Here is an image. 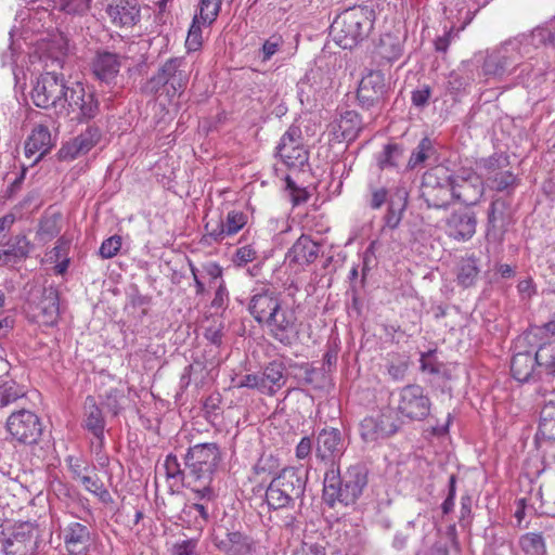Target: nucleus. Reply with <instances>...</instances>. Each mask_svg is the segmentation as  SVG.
Segmentation results:
<instances>
[{
	"label": "nucleus",
	"mask_w": 555,
	"mask_h": 555,
	"mask_svg": "<svg viewBox=\"0 0 555 555\" xmlns=\"http://www.w3.org/2000/svg\"><path fill=\"white\" fill-rule=\"evenodd\" d=\"M542 47L555 48V17L530 33L511 37L486 51L481 73L487 79L501 80L513 76L530 87L546 73L548 65L535 60Z\"/></svg>",
	"instance_id": "obj_1"
},
{
	"label": "nucleus",
	"mask_w": 555,
	"mask_h": 555,
	"mask_svg": "<svg viewBox=\"0 0 555 555\" xmlns=\"http://www.w3.org/2000/svg\"><path fill=\"white\" fill-rule=\"evenodd\" d=\"M31 99L38 107H52L57 115H73L72 120H89L99 113V102L92 91L86 89L81 82L66 86L63 76L52 72L37 78Z\"/></svg>",
	"instance_id": "obj_2"
},
{
	"label": "nucleus",
	"mask_w": 555,
	"mask_h": 555,
	"mask_svg": "<svg viewBox=\"0 0 555 555\" xmlns=\"http://www.w3.org/2000/svg\"><path fill=\"white\" fill-rule=\"evenodd\" d=\"M511 372L520 383L538 378L553 383L555 378V341L540 346L537 351H516L511 361Z\"/></svg>",
	"instance_id": "obj_3"
},
{
	"label": "nucleus",
	"mask_w": 555,
	"mask_h": 555,
	"mask_svg": "<svg viewBox=\"0 0 555 555\" xmlns=\"http://www.w3.org/2000/svg\"><path fill=\"white\" fill-rule=\"evenodd\" d=\"M374 11L353 7L341 12L331 25L334 41L343 49H352L363 41L373 28Z\"/></svg>",
	"instance_id": "obj_4"
},
{
	"label": "nucleus",
	"mask_w": 555,
	"mask_h": 555,
	"mask_svg": "<svg viewBox=\"0 0 555 555\" xmlns=\"http://www.w3.org/2000/svg\"><path fill=\"white\" fill-rule=\"evenodd\" d=\"M189 78L190 70L186 60L184 57H171L146 82L145 89L150 93H158L163 90L171 101L183 93Z\"/></svg>",
	"instance_id": "obj_5"
},
{
	"label": "nucleus",
	"mask_w": 555,
	"mask_h": 555,
	"mask_svg": "<svg viewBox=\"0 0 555 555\" xmlns=\"http://www.w3.org/2000/svg\"><path fill=\"white\" fill-rule=\"evenodd\" d=\"M421 197L429 208H446L454 199L451 171L446 166H436L423 176Z\"/></svg>",
	"instance_id": "obj_6"
},
{
	"label": "nucleus",
	"mask_w": 555,
	"mask_h": 555,
	"mask_svg": "<svg viewBox=\"0 0 555 555\" xmlns=\"http://www.w3.org/2000/svg\"><path fill=\"white\" fill-rule=\"evenodd\" d=\"M393 409L399 417L408 421H423L430 414L431 401L420 385H406L392 396Z\"/></svg>",
	"instance_id": "obj_7"
},
{
	"label": "nucleus",
	"mask_w": 555,
	"mask_h": 555,
	"mask_svg": "<svg viewBox=\"0 0 555 555\" xmlns=\"http://www.w3.org/2000/svg\"><path fill=\"white\" fill-rule=\"evenodd\" d=\"M507 166L508 157L503 154H494L478 164L485 177V184L498 192H509L518 185L519 179L512 170L505 169Z\"/></svg>",
	"instance_id": "obj_8"
},
{
	"label": "nucleus",
	"mask_w": 555,
	"mask_h": 555,
	"mask_svg": "<svg viewBox=\"0 0 555 555\" xmlns=\"http://www.w3.org/2000/svg\"><path fill=\"white\" fill-rule=\"evenodd\" d=\"M7 429L12 439L25 444L36 443L42 434L39 417L27 410L12 413L7 421Z\"/></svg>",
	"instance_id": "obj_9"
},
{
	"label": "nucleus",
	"mask_w": 555,
	"mask_h": 555,
	"mask_svg": "<svg viewBox=\"0 0 555 555\" xmlns=\"http://www.w3.org/2000/svg\"><path fill=\"white\" fill-rule=\"evenodd\" d=\"M218 448L214 443L196 444L186 454V468L194 481L208 477L218 463Z\"/></svg>",
	"instance_id": "obj_10"
},
{
	"label": "nucleus",
	"mask_w": 555,
	"mask_h": 555,
	"mask_svg": "<svg viewBox=\"0 0 555 555\" xmlns=\"http://www.w3.org/2000/svg\"><path fill=\"white\" fill-rule=\"evenodd\" d=\"M271 335L283 345H292L298 339L299 326L296 312L288 307H280L264 323Z\"/></svg>",
	"instance_id": "obj_11"
},
{
	"label": "nucleus",
	"mask_w": 555,
	"mask_h": 555,
	"mask_svg": "<svg viewBox=\"0 0 555 555\" xmlns=\"http://www.w3.org/2000/svg\"><path fill=\"white\" fill-rule=\"evenodd\" d=\"M276 154L289 168H301L308 162V152L304 147L300 129L291 127L281 138Z\"/></svg>",
	"instance_id": "obj_12"
},
{
	"label": "nucleus",
	"mask_w": 555,
	"mask_h": 555,
	"mask_svg": "<svg viewBox=\"0 0 555 555\" xmlns=\"http://www.w3.org/2000/svg\"><path fill=\"white\" fill-rule=\"evenodd\" d=\"M346 450L341 433L336 428H323L315 437V456L326 464H336Z\"/></svg>",
	"instance_id": "obj_13"
},
{
	"label": "nucleus",
	"mask_w": 555,
	"mask_h": 555,
	"mask_svg": "<svg viewBox=\"0 0 555 555\" xmlns=\"http://www.w3.org/2000/svg\"><path fill=\"white\" fill-rule=\"evenodd\" d=\"M454 199L465 205H475L483 195L485 182L470 169H463L453 178Z\"/></svg>",
	"instance_id": "obj_14"
},
{
	"label": "nucleus",
	"mask_w": 555,
	"mask_h": 555,
	"mask_svg": "<svg viewBox=\"0 0 555 555\" xmlns=\"http://www.w3.org/2000/svg\"><path fill=\"white\" fill-rule=\"evenodd\" d=\"M280 307L279 296L267 285L253 289L248 310L258 323H266Z\"/></svg>",
	"instance_id": "obj_15"
},
{
	"label": "nucleus",
	"mask_w": 555,
	"mask_h": 555,
	"mask_svg": "<svg viewBox=\"0 0 555 555\" xmlns=\"http://www.w3.org/2000/svg\"><path fill=\"white\" fill-rule=\"evenodd\" d=\"M361 437L366 442H376L393 435L398 425L390 412L365 417L360 425Z\"/></svg>",
	"instance_id": "obj_16"
},
{
	"label": "nucleus",
	"mask_w": 555,
	"mask_h": 555,
	"mask_svg": "<svg viewBox=\"0 0 555 555\" xmlns=\"http://www.w3.org/2000/svg\"><path fill=\"white\" fill-rule=\"evenodd\" d=\"M362 127L359 114L354 111H346L328 125V133L336 142H351L357 139Z\"/></svg>",
	"instance_id": "obj_17"
},
{
	"label": "nucleus",
	"mask_w": 555,
	"mask_h": 555,
	"mask_svg": "<svg viewBox=\"0 0 555 555\" xmlns=\"http://www.w3.org/2000/svg\"><path fill=\"white\" fill-rule=\"evenodd\" d=\"M105 12L116 27H131L140 21V7L137 0H112Z\"/></svg>",
	"instance_id": "obj_18"
},
{
	"label": "nucleus",
	"mask_w": 555,
	"mask_h": 555,
	"mask_svg": "<svg viewBox=\"0 0 555 555\" xmlns=\"http://www.w3.org/2000/svg\"><path fill=\"white\" fill-rule=\"evenodd\" d=\"M385 92L384 74L379 70H372L361 79L357 95L362 106L370 107L378 102Z\"/></svg>",
	"instance_id": "obj_19"
},
{
	"label": "nucleus",
	"mask_w": 555,
	"mask_h": 555,
	"mask_svg": "<svg viewBox=\"0 0 555 555\" xmlns=\"http://www.w3.org/2000/svg\"><path fill=\"white\" fill-rule=\"evenodd\" d=\"M65 547L69 555H88L91 535L87 526L73 521L63 530Z\"/></svg>",
	"instance_id": "obj_20"
},
{
	"label": "nucleus",
	"mask_w": 555,
	"mask_h": 555,
	"mask_svg": "<svg viewBox=\"0 0 555 555\" xmlns=\"http://www.w3.org/2000/svg\"><path fill=\"white\" fill-rule=\"evenodd\" d=\"M477 220L472 211L453 212L447 220V234L456 241H468L476 232Z\"/></svg>",
	"instance_id": "obj_21"
},
{
	"label": "nucleus",
	"mask_w": 555,
	"mask_h": 555,
	"mask_svg": "<svg viewBox=\"0 0 555 555\" xmlns=\"http://www.w3.org/2000/svg\"><path fill=\"white\" fill-rule=\"evenodd\" d=\"M100 140V132L96 128H88L85 132L66 142L59 155L61 159H75L88 153Z\"/></svg>",
	"instance_id": "obj_22"
},
{
	"label": "nucleus",
	"mask_w": 555,
	"mask_h": 555,
	"mask_svg": "<svg viewBox=\"0 0 555 555\" xmlns=\"http://www.w3.org/2000/svg\"><path fill=\"white\" fill-rule=\"evenodd\" d=\"M53 147L50 130L44 125H36L25 142V155L35 157L34 163L40 160Z\"/></svg>",
	"instance_id": "obj_23"
},
{
	"label": "nucleus",
	"mask_w": 555,
	"mask_h": 555,
	"mask_svg": "<svg viewBox=\"0 0 555 555\" xmlns=\"http://www.w3.org/2000/svg\"><path fill=\"white\" fill-rule=\"evenodd\" d=\"M121 60L116 53L103 51L98 52L92 61L94 76L106 83L116 78L120 70Z\"/></svg>",
	"instance_id": "obj_24"
},
{
	"label": "nucleus",
	"mask_w": 555,
	"mask_h": 555,
	"mask_svg": "<svg viewBox=\"0 0 555 555\" xmlns=\"http://www.w3.org/2000/svg\"><path fill=\"white\" fill-rule=\"evenodd\" d=\"M320 253V246L307 235H301L287 253L289 262L298 266H307L312 263Z\"/></svg>",
	"instance_id": "obj_25"
},
{
	"label": "nucleus",
	"mask_w": 555,
	"mask_h": 555,
	"mask_svg": "<svg viewBox=\"0 0 555 555\" xmlns=\"http://www.w3.org/2000/svg\"><path fill=\"white\" fill-rule=\"evenodd\" d=\"M34 314L36 322L42 325L52 326L59 317V298L56 292L50 289L44 292L43 298L36 308Z\"/></svg>",
	"instance_id": "obj_26"
},
{
	"label": "nucleus",
	"mask_w": 555,
	"mask_h": 555,
	"mask_svg": "<svg viewBox=\"0 0 555 555\" xmlns=\"http://www.w3.org/2000/svg\"><path fill=\"white\" fill-rule=\"evenodd\" d=\"M408 191L404 188H398L389 199L388 211L385 216V225L389 229H396L402 219V214L408 204Z\"/></svg>",
	"instance_id": "obj_27"
},
{
	"label": "nucleus",
	"mask_w": 555,
	"mask_h": 555,
	"mask_svg": "<svg viewBox=\"0 0 555 555\" xmlns=\"http://www.w3.org/2000/svg\"><path fill=\"white\" fill-rule=\"evenodd\" d=\"M360 494L361 488H323V500L331 507L352 504Z\"/></svg>",
	"instance_id": "obj_28"
},
{
	"label": "nucleus",
	"mask_w": 555,
	"mask_h": 555,
	"mask_svg": "<svg viewBox=\"0 0 555 555\" xmlns=\"http://www.w3.org/2000/svg\"><path fill=\"white\" fill-rule=\"evenodd\" d=\"M215 542L218 548L230 555H236L247 548L246 538L238 531H225L221 535L217 533L215 535Z\"/></svg>",
	"instance_id": "obj_29"
},
{
	"label": "nucleus",
	"mask_w": 555,
	"mask_h": 555,
	"mask_svg": "<svg viewBox=\"0 0 555 555\" xmlns=\"http://www.w3.org/2000/svg\"><path fill=\"white\" fill-rule=\"evenodd\" d=\"M537 439L555 441V401L546 402L541 410Z\"/></svg>",
	"instance_id": "obj_30"
},
{
	"label": "nucleus",
	"mask_w": 555,
	"mask_h": 555,
	"mask_svg": "<svg viewBox=\"0 0 555 555\" xmlns=\"http://www.w3.org/2000/svg\"><path fill=\"white\" fill-rule=\"evenodd\" d=\"M284 369L281 363H270L260 374L264 384V393L273 395L284 384Z\"/></svg>",
	"instance_id": "obj_31"
},
{
	"label": "nucleus",
	"mask_w": 555,
	"mask_h": 555,
	"mask_svg": "<svg viewBox=\"0 0 555 555\" xmlns=\"http://www.w3.org/2000/svg\"><path fill=\"white\" fill-rule=\"evenodd\" d=\"M519 547L527 555H546V544L542 533L528 532L519 538Z\"/></svg>",
	"instance_id": "obj_32"
},
{
	"label": "nucleus",
	"mask_w": 555,
	"mask_h": 555,
	"mask_svg": "<svg viewBox=\"0 0 555 555\" xmlns=\"http://www.w3.org/2000/svg\"><path fill=\"white\" fill-rule=\"evenodd\" d=\"M479 274L475 257L463 258L459 263L457 281L464 287L472 286Z\"/></svg>",
	"instance_id": "obj_33"
},
{
	"label": "nucleus",
	"mask_w": 555,
	"mask_h": 555,
	"mask_svg": "<svg viewBox=\"0 0 555 555\" xmlns=\"http://www.w3.org/2000/svg\"><path fill=\"white\" fill-rule=\"evenodd\" d=\"M222 2L223 0H199L195 15L202 18L204 25L210 26L217 20Z\"/></svg>",
	"instance_id": "obj_34"
},
{
	"label": "nucleus",
	"mask_w": 555,
	"mask_h": 555,
	"mask_svg": "<svg viewBox=\"0 0 555 555\" xmlns=\"http://www.w3.org/2000/svg\"><path fill=\"white\" fill-rule=\"evenodd\" d=\"M306 481V472L302 468L287 467L284 468L275 479L272 480L270 486H273V483H276V486H305Z\"/></svg>",
	"instance_id": "obj_35"
},
{
	"label": "nucleus",
	"mask_w": 555,
	"mask_h": 555,
	"mask_svg": "<svg viewBox=\"0 0 555 555\" xmlns=\"http://www.w3.org/2000/svg\"><path fill=\"white\" fill-rule=\"evenodd\" d=\"M86 427L100 440L103 438L104 420L101 410L94 404L87 406Z\"/></svg>",
	"instance_id": "obj_36"
},
{
	"label": "nucleus",
	"mask_w": 555,
	"mask_h": 555,
	"mask_svg": "<svg viewBox=\"0 0 555 555\" xmlns=\"http://www.w3.org/2000/svg\"><path fill=\"white\" fill-rule=\"evenodd\" d=\"M284 46V39L279 34H273L269 38H267L260 50L259 55L263 63L270 61L275 54L282 52Z\"/></svg>",
	"instance_id": "obj_37"
},
{
	"label": "nucleus",
	"mask_w": 555,
	"mask_h": 555,
	"mask_svg": "<svg viewBox=\"0 0 555 555\" xmlns=\"http://www.w3.org/2000/svg\"><path fill=\"white\" fill-rule=\"evenodd\" d=\"M202 26H205L203 24L202 18L194 15L192 25L189 29L188 37L185 40V47H186L188 51L195 52L201 49V47L203 44Z\"/></svg>",
	"instance_id": "obj_38"
},
{
	"label": "nucleus",
	"mask_w": 555,
	"mask_h": 555,
	"mask_svg": "<svg viewBox=\"0 0 555 555\" xmlns=\"http://www.w3.org/2000/svg\"><path fill=\"white\" fill-rule=\"evenodd\" d=\"M205 237L211 242H222L225 237H229L225 232L224 221L221 218H209L205 224Z\"/></svg>",
	"instance_id": "obj_39"
},
{
	"label": "nucleus",
	"mask_w": 555,
	"mask_h": 555,
	"mask_svg": "<svg viewBox=\"0 0 555 555\" xmlns=\"http://www.w3.org/2000/svg\"><path fill=\"white\" fill-rule=\"evenodd\" d=\"M505 210L506 204L504 201L494 199L489 208L488 212V225L491 229L503 228L505 224Z\"/></svg>",
	"instance_id": "obj_40"
},
{
	"label": "nucleus",
	"mask_w": 555,
	"mask_h": 555,
	"mask_svg": "<svg viewBox=\"0 0 555 555\" xmlns=\"http://www.w3.org/2000/svg\"><path fill=\"white\" fill-rule=\"evenodd\" d=\"M59 221L60 217L56 215L44 217L40 221L39 230L37 232L40 241L48 242L60 233Z\"/></svg>",
	"instance_id": "obj_41"
},
{
	"label": "nucleus",
	"mask_w": 555,
	"mask_h": 555,
	"mask_svg": "<svg viewBox=\"0 0 555 555\" xmlns=\"http://www.w3.org/2000/svg\"><path fill=\"white\" fill-rule=\"evenodd\" d=\"M264 496L271 508L278 509L289 505L292 496L283 491L282 488H264Z\"/></svg>",
	"instance_id": "obj_42"
},
{
	"label": "nucleus",
	"mask_w": 555,
	"mask_h": 555,
	"mask_svg": "<svg viewBox=\"0 0 555 555\" xmlns=\"http://www.w3.org/2000/svg\"><path fill=\"white\" fill-rule=\"evenodd\" d=\"M223 221L225 232L229 236H232L246 225L247 215L240 210H230Z\"/></svg>",
	"instance_id": "obj_43"
},
{
	"label": "nucleus",
	"mask_w": 555,
	"mask_h": 555,
	"mask_svg": "<svg viewBox=\"0 0 555 555\" xmlns=\"http://www.w3.org/2000/svg\"><path fill=\"white\" fill-rule=\"evenodd\" d=\"M382 54L389 61L398 60L402 54V46L399 40L386 35L380 39Z\"/></svg>",
	"instance_id": "obj_44"
},
{
	"label": "nucleus",
	"mask_w": 555,
	"mask_h": 555,
	"mask_svg": "<svg viewBox=\"0 0 555 555\" xmlns=\"http://www.w3.org/2000/svg\"><path fill=\"white\" fill-rule=\"evenodd\" d=\"M198 540L197 539H183L178 540L168 548L169 555H198L197 553Z\"/></svg>",
	"instance_id": "obj_45"
},
{
	"label": "nucleus",
	"mask_w": 555,
	"mask_h": 555,
	"mask_svg": "<svg viewBox=\"0 0 555 555\" xmlns=\"http://www.w3.org/2000/svg\"><path fill=\"white\" fill-rule=\"evenodd\" d=\"M431 141L428 138L422 139L416 149L411 154L409 166L411 168H415L422 165L428 158V154L431 151Z\"/></svg>",
	"instance_id": "obj_46"
},
{
	"label": "nucleus",
	"mask_w": 555,
	"mask_h": 555,
	"mask_svg": "<svg viewBox=\"0 0 555 555\" xmlns=\"http://www.w3.org/2000/svg\"><path fill=\"white\" fill-rule=\"evenodd\" d=\"M348 479L345 486H365L367 483V470L363 465H353L347 472Z\"/></svg>",
	"instance_id": "obj_47"
},
{
	"label": "nucleus",
	"mask_w": 555,
	"mask_h": 555,
	"mask_svg": "<svg viewBox=\"0 0 555 555\" xmlns=\"http://www.w3.org/2000/svg\"><path fill=\"white\" fill-rule=\"evenodd\" d=\"M163 469L167 476V480H173V483L182 482L183 473L180 470V466L176 456L168 455L163 464Z\"/></svg>",
	"instance_id": "obj_48"
},
{
	"label": "nucleus",
	"mask_w": 555,
	"mask_h": 555,
	"mask_svg": "<svg viewBox=\"0 0 555 555\" xmlns=\"http://www.w3.org/2000/svg\"><path fill=\"white\" fill-rule=\"evenodd\" d=\"M120 247H121V237L118 235H114V236L106 238L102 243L99 253L102 258L109 259L117 255Z\"/></svg>",
	"instance_id": "obj_49"
},
{
	"label": "nucleus",
	"mask_w": 555,
	"mask_h": 555,
	"mask_svg": "<svg viewBox=\"0 0 555 555\" xmlns=\"http://www.w3.org/2000/svg\"><path fill=\"white\" fill-rule=\"evenodd\" d=\"M91 0H60L61 10L68 14H82L90 8Z\"/></svg>",
	"instance_id": "obj_50"
},
{
	"label": "nucleus",
	"mask_w": 555,
	"mask_h": 555,
	"mask_svg": "<svg viewBox=\"0 0 555 555\" xmlns=\"http://www.w3.org/2000/svg\"><path fill=\"white\" fill-rule=\"evenodd\" d=\"M125 402V396L121 390L111 389L106 393V398L104 401L105 406L113 412L115 415L122 409V404Z\"/></svg>",
	"instance_id": "obj_51"
},
{
	"label": "nucleus",
	"mask_w": 555,
	"mask_h": 555,
	"mask_svg": "<svg viewBox=\"0 0 555 555\" xmlns=\"http://www.w3.org/2000/svg\"><path fill=\"white\" fill-rule=\"evenodd\" d=\"M387 197L388 192L385 188L371 185L367 204L372 209H379L387 202Z\"/></svg>",
	"instance_id": "obj_52"
},
{
	"label": "nucleus",
	"mask_w": 555,
	"mask_h": 555,
	"mask_svg": "<svg viewBox=\"0 0 555 555\" xmlns=\"http://www.w3.org/2000/svg\"><path fill=\"white\" fill-rule=\"evenodd\" d=\"M199 270V275L202 279H208L210 283H216L221 281L222 269L216 262H206L202 266Z\"/></svg>",
	"instance_id": "obj_53"
},
{
	"label": "nucleus",
	"mask_w": 555,
	"mask_h": 555,
	"mask_svg": "<svg viewBox=\"0 0 555 555\" xmlns=\"http://www.w3.org/2000/svg\"><path fill=\"white\" fill-rule=\"evenodd\" d=\"M235 387H238V388L246 387V388H251V389H258L264 393V384L261 379L260 374H247V375L243 376L235 383Z\"/></svg>",
	"instance_id": "obj_54"
},
{
	"label": "nucleus",
	"mask_w": 555,
	"mask_h": 555,
	"mask_svg": "<svg viewBox=\"0 0 555 555\" xmlns=\"http://www.w3.org/2000/svg\"><path fill=\"white\" fill-rule=\"evenodd\" d=\"M69 242L65 238H60L56 245L47 254V261L53 263L62 259V256H68Z\"/></svg>",
	"instance_id": "obj_55"
},
{
	"label": "nucleus",
	"mask_w": 555,
	"mask_h": 555,
	"mask_svg": "<svg viewBox=\"0 0 555 555\" xmlns=\"http://www.w3.org/2000/svg\"><path fill=\"white\" fill-rule=\"evenodd\" d=\"M421 369L423 372H427L429 374L439 373V363L436 360L435 352L428 351L426 353H422L421 356Z\"/></svg>",
	"instance_id": "obj_56"
},
{
	"label": "nucleus",
	"mask_w": 555,
	"mask_h": 555,
	"mask_svg": "<svg viewBox=\"0 0 555 555\" xmlns=\"http://www.w3.org/2000/svg\"><path fill=\"white\" fill-rule=\"evenodd\" d=\"M256 250L251 245L240 247L235 253V262L237 266H244L256 259Z\"/></svg>",
	"instance_id": "obj_57"
},
{
	"label": "nucleus",
	"mask_w": 555,
	"mask_h": 555,
	"mask_svg": "<svg viewBox=\"0 0 555 555\" xmlns=\"http://www.w3.org/2000/svg\"><path fill=\"white\" fill-rule=\"evenodd\" d=\"M431 90L429 86H423L420 89L412 92V103L416 107H424L428 104Z\"/></svg>",
	"instance_id": "obj_58"
},
{
	"label": "nucleus",
	"mask_w": 555,
	"mask_h": 555,
	"mask_svg": "<svg viewBox=\"0 0 555 555\" xmlns=\"http://www.w3.org/2000/svg\"><path fill=\"white\" fill-rule=\"evenodd\" d=\"M294 555H325V548L314 543H301Z\"/></svg>",
	"instance_id": "obj_59"
},
{
	"label": "nucleus",
	"mask_w": 555,
	"mask_h": 555,
	"mask_svg": "<svg viewBox=\"0 0 555 555\" xmlns=\"http://www.w3.org/2000/svg\"><path fill=\"white\" fill-rule=\"evenodd\" d=\"M312 452V441L310 437H302L296 446L295 454L298 460L307 459Z\"/></svg>",
	"instance_id": "obj_60"
},
{
	"label": "nucleus",
	"mask_w": 555,
	"mask_h": 555,
	"mask_svg": "<svg viewBox=\"0 0 555 555\" xmlns=\"http://www.w3.org/2000/svg\"><path fill=\"white\" fill-rule=\"evenodd\" d=\"M331 465L332 467L325 472L323 486H341L339 469L335 467V464Z\"/></svg>",
	"instance_id": "obj_61"
},
{
	"label": "nucleus",
	"mask_w": 555,
	"mask_h": 555,
	"mask_svg": "<svg viewBox=\"0 0 555 555\" xmlns=\"http://www.w3.org/2000/svg\"><path fill=\"white\" fill-rule=\"evenodd\" d=\"M12 388H2L0 389V405H8L11 402L15 401L18 398L17 392H12Z\"/></svg>",
	"instance_id": "obj_62"
},
{
	"label": "nucleus",
	"mask_w": 555,
	"mask_h": 555,
	"mask_svg": "<svg viewBox=\"0 0 555 555\" xmlns=\"http://www.w3.org/2000/svg\"><path fill=\"white\" fill-rule=\"evenodd\" d=\"M190 269H191V273L193 275L194 282H195L196 294L197 295L204 294L205 284H204V279H202L199 275V270L192 263H190Z\"/></svg>",
	"instance_id": "obj_63"
},
{
	"label": "nucleus",
	"mask_w": 555,
	"mask_h": 555,
	"mask_svg": "<svg viewBox=\"0 0 555 555\" xmlns=\"http://www.w3.org/2000/svg\"><path fill=\"white\" fill-rule=\"evenodd\" d=\"M452 37H453L452 31H449L441 37H438L435 41L436 50L440 51V52H446L448 50V47H449L451 40H452Z\"/></svg>",
	"instance_id": "obj_64"
}]
</instances>
